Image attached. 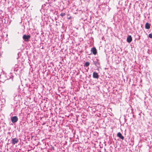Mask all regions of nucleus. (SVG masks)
<instances>
[{
    "label": "nucleus",
    "mask_w": 152,
    "mask_h": 152,
    "mask_svg": "<svg viewBox=\"0 0 152 152\" xmlns=\"http://www.w3.org/2000/svg\"><path fill=\"white\" fill-rule=\"evenodd\" d=\"M12 122L13 123H15L18 120V118L17 116H14L11 118Z\"/></svg>",
    "instance_id": "obj_2"
},
{
    "label": "nucleus",
    "mask_w": 152,
    "mask_h": 152,
    "mask_svg": "<svg viewBox=\"0 0 152 152\" xmlns=\"http://www.w3.org/2000/svg\"><path fill=\"white\" fill-rule=\"evenodd\" d=\"M93 77L94 78H97L98 77V75L97 73L94 72L93 73Z\"/></svg>",
    "instance_id": "obj_7"
},
{
    "label": "nucleus",
    "mask_w": 152,
    "mask_h": 152,
    "mask_svg": "<svg viewBox=\"0 0 152 152\" xmlns=\"http://www.w3.org/2000/svg\"><path fill=\"white\" fill-rule=\"evenodd\" d=\"M30 37L31 36L30 35H24L23 37V39L25 41H28Z\"/></svg>",
    "instance_id": "obj_1"
},
{
    "label": "nucleus",
    "mask_w": 152,
    "mask_h": 152,
    "mask_svg": "<svg viewBox=\"0 0 152 152\" xmlns=\"http://www.w3.org/2000/svg\"><path fill=\"white\" fill-rule=\"evenodd\" d=\"M65 15V13H62L60 14V15L61 16L63 17V16H64V15Z\"/></svg>",
    "instance_id": "obj_10"
},
{
    "label": "nucleus",
    "mask_w": 152,
    "mask_h": 152,
    "mask_svg": "<svg viewBox=\"0 0 152 152\" xmlns=\"http://www.w3.org/2000/svg\"><path fill=\"white\" fill-rule=\"evenodd\" d=\"M85 64L86 66H88L89 65V62H86Z\"/></svg>",
    "instance_id": "obj_9"
},
{
    "label": "nucleus",
    "mask_w": 152,
    "mask_h": 152,
    "mask_svg": "<svg viewBox=\"0 0 152 152\" xmlns=\"http://www.w3.org/2000/svg\"><path fill=\"white\" fill-rule=\"evenodd\" d=\"M132 39L131 36H129L127 39V41L129 43L130 42L132 41Z\"/></svg>",
    "instance_id": "obj_6"
},
{
    "label": "nucleus",
    "mask_w": 152,
    "mask_h": 152,
    "mask_svg": "<svg viewBox=\"0 0 152 152\" xmlns=\"http://www.w3.org/2000/svg\"><path fill=\"white\" fill-rule=\"evenodd\" d=\"M150 24H149L148 23H146L145 25V28L147 29H149L150 28Z\"/></svg>",
    "instance_id": "obj_8"
},
{
    "label": "nucleus",
    "mask_w": 152,
    "mask_h": 152,
    "mask_svg": "<svg viewBox=\"0 0 152 152\" xmlns=\"http://www.w3.org/2000/svg\"><path fill=\"white\" fill-rule=\"evenodd\" d=\"M117 136L119 137L122 140H123L124 139V137L121 134L120 132H118L117 133Z\"/></svg>",
    "instance_id": "obj_4"
},
{
    "label": "nucleus",
    "mask_w": 152,
    "mask_h": 152,
    "mask_svg": "<svg viewBox=\"0 0 152 152\" xmlns=\"http://www.w3.org/2000/svg\"><path fill=\"white\" fill-rule=\"evenodd\" d=\"M148 36L150 38H152V34H149Z\"/></svg>",
    "instance_id": "obj_11"
},
{
    "label": "nucleus",
    "mask_w": 152,
    "mask_h": 152,
    "mask_svg": "<svg viewBox=\"0 0 152 152\" xmlns=\"http://www.w3.org/2000/svg\"><path fill=\"white\" fill-rule=\"evenodd\" d=\"M11 141L13 145H15L18 142V140L16 138H13L12 139Z\"/></svg>",
    "instance_id": "obj_3"
},
{
    "label": "nucleus",
    "mask_w": 152,
    "mask_h": 152,
    "mask_svg": "<svg viewBox=\"0 0 152 152\" xmlns=\"http://www.w3.org/2000/svg\"><path fill=\"white\" fill-rule=\"evenodd\" d=\"M91 51L93 54L94 55L96 54L97 53V51L96 48H91Z\"/></svg>",
    "instance_id": "obj_5"
}]
</instances>
